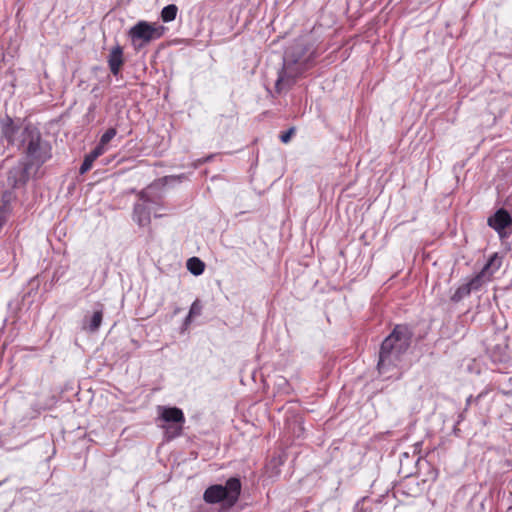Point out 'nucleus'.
Listing matches in <instances>:
<instances>
[{"instance_id":"1","label":"nucleus","mask_w":512,"mask_h":512,"mask_svg":"<svg viewBox=\"0 0 512 512\" xmlns=\"http://www.w3.org/2000/svg\"><path fill=\"white\" fill-rule=\"evenodd\" d=\"M0 127L8 145L16 147L25 156L7 173L8 186L12 189L21 188L51 158V146L42 140L36 127L15 123L9 116L1 120Z\"/></svg>"},{"instance_id":"2","label":"nucleus","mask_w":512,"mask_h":512,"mask_svg":"<svg viewBox=\"0 0 512 512\" xmlns=\"http://www.w3.org/2000/svg\"><path fill=\"white\" fill-rule=\"evenodd\" d=\"M318 56L314 43L299 39L290 45L283 56L282 68L275 83L277 93L288 91L306 71L314 66Z\"/></svg>"},{"instance_id":"3","label":"nucleus","mask_w":512,"mask_h":512,"mask_svg":"<svg viewBox=\"0 0 512 512\" xmlns=\"http://www.w3.org/2000/svg\"><path fill=\"white\" fill-rule=\"evenodd\" d=\"M412 332L406 325H396L393 331L384 339L379 352L378 370L385 373L396 367L402 355L410 346Z\"/></svg>"},{"instance_id":"4","label":"nucleus","mask_w":512,"mask_h":512,"mask_svg":"<svg viewBox=\"0 0 512 512\" xmlns=\"http://www.w3.org/2000/svg\"><path fill=\"white\" fill-rule=\"evenodd\" d=\"M241 493V482L238 478H229L225 485L215 484L209 486L203 499L208 504L223 503L227 507H232L238 501Z\"/></svg>"},{"instance_id":"5","label":"nucleus","mask_w":512,"mask_h":512,"mask_svg":"<svg viewBox=\"0 0 512 512\" xmlns=\"http://www.w3.org/2000/svg\"><path fill=\"white\" fill-rule=\"evenodd\" d=\"M166 28L157 22L138 21L128 31V36L136 50H140L152 41L160 39Z\"/></svg>"},{"instance_id":"6","label":"nucleus","mask_w":512,"mask_h":512,"mask_svg":"<svg viewBox=\"0 0 512 512\" xmlns=\"http://www.w3.org/2000/svg\"><path fill=\"white\" fill-rule=\"evenodd\" d=\"M160 417L167 423H172L165 427V433L168 439L178 437L182 433L185 417L181 409L177 407H159Z\"/></svg>"},{"instance_id":"7","label":"nucleus","mask_w":512,"mask_h":512,"mask_svg":"<svg viewBox=\"0 0 512 512\" xmlns=\"http://www.w3.org/2000/svg\"><path fill=\"white\" fill-rule=\"evenodd\" d=\"M158 203L152 200L149 196V189L144 190L140 193V201L134 206V220L139 226H146L150 223L151 212H156L155 206ZM162 214L155 213V217H161Z\"/></svg>"},{"instance_id":"8","label":"nucleus","mask_w":512,"mask_h":512,"mask_svg":"<svg viewBox=\"0 0 512 512\" xmlns=\"http://www.w3.org/2000/svg\"><path fill=\"white\" fill-rule=\"evenodd\" d=\"M107 62L111 73L117 76L124 64L123 49L120 45L117 44L110 50Z\"/></svg>"},{"instance_id":"9","label":"nucleus","mask_w":512,"mask_h":512,"mask_svg":"<svg viewBox=\"0 0 512 512\" xmlns=\"http://www.w3.org/2000/svg\"><path fill=\"white\" fill-rule=\"evenodd\" d=\"M511 223V216L504 209H499L493 216L488 219V225L499 233L507 228Z\"/></svg>"},{"instance_id":"10","label":"nucleus","mask_w":512,"mask_h":512,"mask_svg":"<svg viewBox=\"0 0 512 512\" xmlns=\"http://www.w3.org/2000/svg\"><path fill=\"white\" fill-rule=\"evenodd\" d=\"M494 265V259H491L478 273L474 278H472L467 284V286L473 290H478L485 282L490 280V277L493 273L491 271V267Z\"/></svg>"},{"instance_id":"11","label":"nucleus","mask_w":512,"mask_h":512,"mask_svg":"<svg viewBox=\"0 0 512 512\" xmlns=\"http://www.w3.org/2000/svg\"><path fill=\"white\" fill-rule=\"evenodd\" d=\"M17 199L16 193L13 189H7L2 192L0 196V215L9 217L12 212V203Z\"/></svg>"},{"instance_id":"12","label":"nucleus","mask_w":512,"mask_h":512,"mask_svg":"<svg viewBox=\"0 0 512 512\" xmlns=\"http://www.w3.org/2000/svg\"><path fill=\"white\" fill-rule=\"evenodd\" d=\"M103 319V312L102 310L95 311L91 317H85L83 320L82 328L83 330L89 331V332H96Z\"/></svg>"},{"instance_id":"13","label":"nucleus","mask_w":512,"mask_h":512,"mask_svg":"<svg viewBox=\"0 0 512 512\" xmlns=\"http://www.w3.org/2000/svg\"><path fill=\"white\" fill-rule=\"evenodd\" d=\"M101 148L95 147L88 155H86L82 165L80 166V174H84L89 171L93 165V162L103 154Z\"/></svg>"},{"instance_id":"14","label":"nucleus","mask_w":512,"mask_h":512,"mask_svg":"<svg viewBox=\"0 0 512 512\" xmlns=\"http://www.w3.org/2000/svg\"><path fill=\"white\" fill-rule=\"evenodd\" d=\"M204 268V263L197 257H192L187 261V269L195 276L202 274Z\"/></svg>"},{"instance_id":"15","label":"nucleus","mask_w":512,"mask_h":512,"mask_svg":"<svg viewBox=\"0 0 512 512\" xmlns=\"http://www.w3.org/2000/svg\"><path fill=\"white\" fill-rule=\"evenodd\" d=\"M178 8L175 4H169L165 6L161 11V19L164 22H171L175 20L177 16Z\"/></svg>"},{"instance_id":"16","label":"nucleus","mask_w":512,"mask_h":512,"mask_svg":"<svg viewBox=\"0 0 512 512\" xmlns=\"http://www.w3.org/2000/svg\"><path fill=\"white\" fill-rule=\"evenodd\" d=\"M117 131L115 128H109L100 138L97 148H101V151H106L107 144L116 136Z\"/></svg>"},{"instance_id":"17","label":"nucleus","mask_w":512,"mask_h":512,"mask_svg":"<svg viewBox=\"0 0 512 512\" xmlns=\"http://www.w3.org/2000/svg\"><path fill=\"white\" fill-rule=\"evenodd\" d=\"M471 293V289L467 286V284H464L460 286L454 293L452 299L454 301H459L460 299L468 296Z\"/></svg>"},{"instance_id":"18","label":"nucleus","mask_w":512,"mask_h":512,"mask_svg":"<svg viewBox=\"0 0 512 512\" xmlns=\"http://www.w3.org/2000/svg\"><path fill=\"white\" fill-rule=\"evenodd\" d=\"M202 312V305L198 300L194 301L190 307L188 319H192L195 316H199Z\"/></svg>"},{"instance_id":"19","label":"nucleus","mask_w":512,"mask_h":512,"mask_svg":"<svg viewBox=\"0 0 512 512\" xmlns=\"http://www.w3.org/2000/svg\"><path fill=\"white\" fill-rule=\"evenodd\" d=\"M294 133V128H291L289 129L288 131H286L285 133H283L281 136H280V139L283 143H287L289 142L292 134Z\"/></svg>"},{"instance_id":"20","label":"nucleus","mask_w":512,"mask_h":512,"mask_svg":"<svg viewBox=\"0 0 512 512\" xmlns=\"http://www.w3.org/2000/svg\"><path fill=\"white\" fill-rule=\"evenodd\" d=\"M191 320H192V319H188V316H187V317H186V319H185V324H186V325H187V324H189V323L191 322Z\"/></svg>"}]
</instances>
